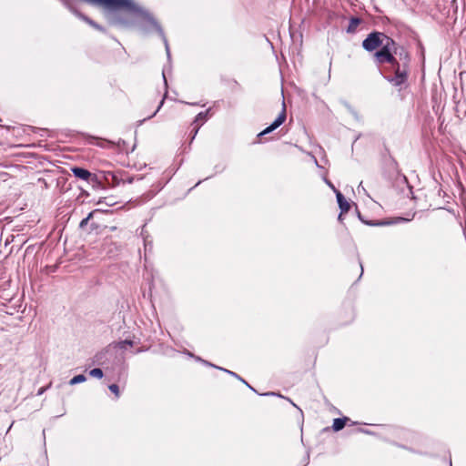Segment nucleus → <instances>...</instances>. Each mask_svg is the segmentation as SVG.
Here are the masks:
<instances>
[{
    "label": "nucleus",
    "mask_w": 466,
    "mask_h": 466,
    "mask_svg": "<svg viewBox=\"0 0 466 466\" xmlns=\"http://www.w3.org/2000/svg\"><path fill=\"white\" fill-rule=\"evenodd\" d=\"M410 56L409 52L401 47L399 56L395 58L394 63H389L390 70L394 76H385L386 80L394 86H401L408 81L410 70Z\"/></svg>",
    "instance_id": "nucleus-1"
},
{
    "label": "nucleus",
    "mask_w": 466,
    "mask_h": 466,
    "mask_svg": "<svg viewBox=\"0 0 466 466\" xmlns=\"http://www.w3.org/2000/svg\"><path fill=\"white\" fill-rule=\"evenodd\" d=\"M379 50L374 53V61L377 65L394 63L395 58L399 56L401 47H399L396 42L388 36Z\"/></svg>",
    "instance_id": "nucleus-2"
},
{
    "label": "nucleus",
    "mask_w": 466,
    "mask_h": 466,
    "mask_svg": "<svg viewBox=\"0 0 466 466\" xmlns=\"http://www.w3.org/2000/svg\"><path fill=\"white\" fill-rule=\"evenodd\" d=\"M387 37L388 35L382 32L373 31L362 41V47L367 52H376Z\"/></svg>",
    "instance_id": "nucleus-3"
},
{
    "label": "nucleus",
    "mask_w": 466,
    "mask_h": 466,
    "mask_svg": "<svg viewBox=\"0 0 466 466\" xmlns=\"http://www.w3.org/2000/svg\"><path fill=\"white\" fill-rule=\"evenodd\" d=\"M61 2L73 13L75 14L77 17H79L80 19H82L83 21H85L86 23H87L89 25H91L92 27H94L95 29L98 30V31H101V32H105V29L103 26H101L100 25H98L97 23H96L95 21H93L92 19H90L88 16L85 15L84 14L78 12L74 6H73V4H72V0H61Z\"/></svg>",
    "instance_id": "nucleus-4"
},
{
    "label": "nucleus",
    "mask_w": 466,
    "mask_h": 466,
    "mask_svg": "<svg viewBox=\"0 0 466 466\" xmlns=\"http://www.w3.org/2000/svg\"><path fill=\"white\" fill-rule=\"evenodd\" d=\"M286 117H287L286 109H285V106H283L282 111L280 112L279 116L274 120V122L270 126H268L263 131H261L258 134V137L267 135V134L272 132L273 130H275L276 128H278L279 127H280L286 120Z\"/></svg>",
    "instance_id": "nucleus-5"
},
{
    "label": "nucleus",
    "mask_w": 466,
    "mask_h": 466,
    "mask_svg": "<svg viewBox=\"0 0 466 466\" xmlns=\"http://www.w3.org/2000/svg\"><path fill=\"white\" fill-rule=\"evenodd\" d=\"M209 111L210 109H208L204 112H200L198 113L195 119H194V122H193V125H195V127L193 128L192 130V137H191V141L195 138V137L197 136L201 125L208 119V116L209 114Z\"/></svg>",
    "instance_id": "nucleus-6"
},
{
    "label": "nucleus",
    "mask_w": 466,
    "mask_h": 466,
    "mask_svg": "<svg viewBox=\"0 0 466 466\" xmlns=\"http://www.w3.org/2000/svg\"><path fill=\"white\" fill-rule=\"evenodd\" d=\"M336 197L341 213H347L350 208V203L346 200L340 191H336Z\"/></svg>",
    "instance_id": "nucleus-7"
},
{
    "label": "nucleus",
    "mask_w": 466,
    "mask_h": 466,
    "mask_svg": "<svg viewBox=\"0 0 466 466\" xmlns=\"http://www.w3.org/2000/svg\"><path fill=\"white\" fill-rule=\"evenodd\" d=\"M71 170L75 177L81 178L83 180L87 181L92 176L90 171L82 167H75Z\"/></svg>",
    "instance_id": "nucleus-8"
},
{
    "label": "nucleus",
    "mask_w": 466,
    "mask_h": 466,
    "mask_svg": "<svg viewBox=\"0 0 466 466\" xmlns=\"http://www.w3.org/2000/svg\"><path fill=\"white\" fill-rule=\"evenodd\" d=\"M361 19L359 17H351L347 28V33L353 34L356 32L358 26L360 25Z\"/></svg>",
    "instance_id": "nucleus-9"
},
{
    "label": "nucleus",
    "mask_w": 466,
    "mask_h": 466,
    "mask_svg": "<svg viewBox=\"0 0 466 466\" xmlns=\"http://www.w3.org/2000/svg\"><path fill=\"white\" fill-rule=\"evenodd\" d=\"M349 420V418L343 417V418H337L333 420L332 428L335 431H339L342 430L346 424V422Z\"/></svg>",
    "instance_id": "nucleus-10"
},
{
    "label": "nucleus",
    "mask_w": 466,
    "mask_h": 466,
    "mask_svg": "<svg viewBox=\"0 0 466 466\" xmlns=\"http://www.w3.org/2000/svg\"><path fill=\"white\" fill-rule=\"evenodd\" d=\"M86 378L85 375L79 374V375H76L74 378H72L70 380V381H69V384L70 385H76V384H78V383L86 381Z\"/></svg>",
    "instance_id": "nucleus-11"
},
{
    "label": "nucleus",
    "mask_w": 466,
    "mask_h": 466,
    "mask_svg": "<svg viewBox=\"0 0 466 466\" xmlns=\"http://www.w3.org/2000/svg\"><path fill=\"white\" fill-rule=\"evenodd\" d=\"M91 377L101 379L103 377V370L99 368H95L89 371Z\"/></svg>",
    "instance_id": "nucleus-12"
},
{
    "label": "nucleus",
    "mask_w": 466,
    "mask_h": 466,
    "mask_svg": "<svg viewBox=\"0 0 466 466\" xmlns=\"http://www.w3.org/2000/svg\"><path fill=\"white\" fill-rule=\"evenodd\" d=\"M204 362H205L207 365L211 366V367H214V368H217V369H218V370H223V371H225V372H227V373L230 374L231 376H233V377H235V378H237V379H238V378H239V376H238L237 373H235V372H233V371H231V370H226V369H223V368H220V367H217V366H215V365H213V364H211V363H209V362H208V361H204Z\"/></svg>",
    "instance_id": "nucleus-13"
},
{
    "label": "nucleus",
    "mask_w": 466,
    "mask_h": 466,
    "mask_svg": "<svg viewBox=\"0 0 466 466\" xmlns=\"http://www.w3.org/2000/svg\"><path fill=\"white\" fill-rule=\"evenodd\" d=\"M127 346H133V341L130 339H125L118 342V348L121 350H126Z\"/></svg>",
    "instance_id": "nucleus-14"
},
{
    "label": "nucleus",
    "mask_w": 466,
    "mask_h": 466,
    "mask_svg": "<svg viewBox=\"0 0 466 466\" xmlns=\"http://www.w3.org/2000/svg\"><path fill=\"white\" fill-rule=\"evenodd\" d=\"M109 390L116 395V398H119V387L116 384H111L108 386Z\"/></svg>",
    "instance_id": "nucleus-15"
},
{
    "label": "nucleus",
    "mask_w": 466,
    "mask_h": 466,
    "mask_svg": "<svg viewBox=\"0 0 466 466\" xmlns=\"http://www.w3.org/2000/svg\"><path fill=\"white\" fill-rule=\"evenodd\" d=\"M367 224L370 226H386L391 224V222L385 220H378L376 222H367Z\"/></svg>",
    "instance_id": "nucleus-16"
},
{
    "label": "nucleus",
    "mask_w": 466,
    "mask_h": 466,
    "mask_svg": "<svg viewBox=\"0 0 466 466\" xmlns=\"http://www.w3.org/2000/svg\"><path fill=\"white\" fill-rule=\"evenodd\" d=\"M167 91H166L165 96H164V97L162 98V100L160 101V103H159V105H158L157 108L156 109V111H155L151 116H149L147 118H151V117L155 116L157 115V113L160 110V108H161V107H162V106L164 105V101H165V98H166V96H167Z\"/></svg>",
    "instance_id": "nucleus-17"
},
{
    "label": "nucleus",
    "mask_w": 466,
    "mask_h": 466,
    "mask_svg": "<svg viewBox=\"0 0 466 466\" xmlns=\"http://www.w3.org/2000/svg\"><path fill=\"white\" fill-rule=\"evenodd\" d=\"M92 216H93V212H90L86 218H85L84 219L81 220L79 227L81 228H85L87 225L88 220L91 218Z\"/></svg>",
    "instance_id": "nucleus-18"
},
{
    "label": "nucleus",
    "mask_w": 466,
    "mask_h": 466,
    "mask_svg": "<svg viewBox=\"0 0 466 466\" xmlns=\"http://www.w3.org/2000/svg\"><path fill=\"white\" fill-rule=\"evenodd\" d=\"M124 181L128 183V184H131V183L134 182V177H127Z\"/></svg>",
    "instance_id": "nucleus-19"
},
{
    "label": "nucleus",
    "mask_w": 466,
    "mask_h": 466,
    "mask_svg": "<svg viewBox=\"0 0 466 466\" xmlns=\"http://www.w3.org/2000/svg\"><path fill=\"white\" fill-rule=\"evenodd\" d=\"M309 453L308 452V453H307V456H306V459H305V463H304V465H303V466L308 465V464H309Z\"/></svg>",
    "instance_id": "nucleus-20"
},
{
    "label": "nucleus",
    "mask_w": 466,
    "mask_h": 466,
    "mask_svg": "<svg viewBox=\"0 0 466 466\" xmlns=\"http://www.w3.org/2000/svg\"><path fill=\"white\" fill-rule=\"evenodd\" d=\"M343 214H344V213H341V212L339 213V217H338V219H339V221H341V220H342Z\"/></svg>",
    "instance_id": "nucleus-21"
},
{
    "label": "nucleus",
    "mask_w": 466,
    "mask_h": 466,
    "mask_svg": "<svg viewBox=\"0 0 466 466\" xmlns=\"http://www.w3.org/2000/svg\"><path fill=\"white\" fill-rule=\"evenodd\" d=\"M245 384H246V385H247V386H248L251 390H254V391H255L254 388H253V387H251V385H249L247 381H246V383H245Z\"/></svg>",
    "instance_id": "nucleus-22"
},
{
    "label": "nucleus",
    "mask_w": 466,
    "mask_h": 466,
    "mask_svg": "<svg viewBox=\"0 0 466 466\" xmlns=\"http://www.w3.org/2000/svg\"><path fill=\"white\" fill-rule=\"evenodd\" d=\"M245 384H246V385H247V386H248L251 390H254V391H255L254 388H253V387H251V385H249L247 381H246V383H245Z\"/></svg>",
    "instance_id": "nucleus-23"
},
{
    "label": "nucleus",
    "mask_w": 466,
    "mask_h": 466,
    "mask_svg": "<svg viewBox=\"0 0 466 466\" xmlns=\"http://www.w3.org/2000/svg\"><path fill=\"white\" fill-rule=\"evenodd\" d=\"M44 391H45V389H44V388H42V389H40V390H38V393H37V394H38V395H41Z\"/></svg>",
    "instance_id": "nucleus-24"
},
{
    "label": "nucleus",
    "mask_w": 466,
    "mask_h": 466,
    "mask_svg": "<svg viewBox=\"0 0 466 466\" xmlns=\"http://www.w3.org/2000/svg\"><path fill=\"white\" fill-rule=\"evenodd\" d=\"M274 394H275V393H273V392H267V393H265L264 395H265V396H268V395H274Z\"/></svg>",
    "instance_id": "nucleus-25"
},
{
    "label": "nucleus",
    "mask_w": 466,
    "mask_h": 466,
    "mask_svg": "<svg viewBox=\"0 0 466 466\" xmlns=\"http://www.w3.org/2000/svg\"><path fill=\"white\" fill-rule=\"evenodd\" d=\"M163 78H164L165 85L167 86V79H166V76H165L164 73H163Z\"/></svg>",
    "instance_id": "nucleus-26"
},
{
    "label": "nucleus",
    "mask_w": 466,
    "mask_h": 466,
    "mask_svg": "<svg viewBox=\"0 0 466 466\" xmlns=\"http://www.w3.org/2000/svg\"><path fill=\"white\" fill-rule=\"evenodd\" d=\"M398 220H405V221H408V219H405V218H398Z\"/></svg>",
    "instance_id": "nucleus-27"
},
{
    "label": "nucleus",
    "mask_w": 466,
    "mask_h": 466,
    "mask_svg": "<svg viewBox=\"0 0 466 466\" xmlns=\"http://www.w3.org/2000/svg\"><path fill=\"white\" fill-rule=\"evenodd\" d=\"M360 270H361V273H360V276L362 275L363 273V268H362V265L360 264Z\"/></svg>",
    "instance_id": "nucleus-28"
},
{
    "label": "nucleus",
    "mask_w": 466,
    "mask_h": 466,
    "mask_svg": "<svg viewBox=\"0 0 466 466\" xmlns=\"http://www.w3.org/2000/svg\"><path fill=\"white\" fill-rule=\"evenodd\" d=\"M239 380H241L243 383H246V381L242 378H238Z\"/></svg>",
    "instance_id": "nucleus-29"
},
{
    "label": "nucleus",
    "mask_w": 466,
    "mask_h": 466,
    "mask_svg": "<svg viewBox=\"0 0 466 466\" xmlns=\"http://www.w3.org/2000/svg\"><path fill=\"white\" fill-rule=\"evenodd\" d=\"M354 116H355V117H356L357 119L359 118V116H358V115H357V113H355V114H354Z\"/></svg>",
    "instance_id": "nucleus-30"
}]
</instances>
